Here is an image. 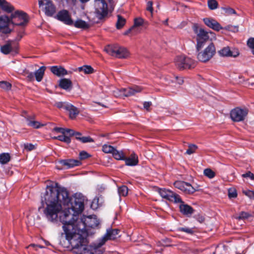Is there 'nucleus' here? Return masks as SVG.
Instances as JSON below:
<instances>
[{"instance_id":"nucleus-1","label":"nucleus","mask_w":254,"mask_h":254,"mask_svg":"<svg viewBox=\"0 0 254 254\" xmlns=\"http://www.w3.org/2000/svg\"><path fill=\"white\" fill-rule=\"evenodd\" d=\"M84 201L85 197L81 193H76L69 198L67 190L57 184L55 186H48L42 198V202L46 204L44 212L48 220L54 222L57 220L63 204L66 206L59 215L63 226L71 225L76 233H86L90 236L95 233L99 221L95 215L78 218V215L84 210Z\"/></svg>"},{"instance_id":"nucleus-2","label":"nucleus","mask_w":254,"mask_h":254,"mask_svg":"<svg viewBox=\"0 0 254 254\" xmlns=\"http://www.w3.org/2000/svg\"><path fill=\"white\" fill-rule=\"evenodd\" d=\"M66 239L70 244L72 248L78 254H102L103 250L102 246L105 244V240H99L97 244L88 245L87 234L76 233L71 225L63 226Z\"/></svg>"},{"instance_id":"nucleus-3","label":"nucleus","mask_w":254,"mask_h":254,"mask_svg":"<svg viewBox=\"0 0 254 254\" xmlns=\"http://www.w3.org/2000/svg\"><path fill=\"white\" fill-rule=\"evenodd\" d=\"M175 65L179 70L194 68L196 62L191 58L184 55L177 56L175 60Z\"/></svg>"},{"instance_id":"nucleus-4","label":"nucleus","mask_w":254,"mask_h":254,"mask_svg":"<svg viewBox=\"0 0 254 254\" xmlns=\"http://www.w3.org/2000/svg\"><path fill=\"white\" fill-rule=\"evenodd\" d=\"M215 53V47L213 43H211L203 51L198 52L197 58L200 62L206 63L213 57Z\"/></svg>"},{"instance_id":"nucleus-5","label":"nucleus","mask_w":254,"mask_h":254,"mask_svg":"<svg viewBox=\"0 0 254 254\" xmlns=\"http://www.w3.org/2000/svg\"><path fill=\"white\" fill-rule=\"evenodd\" d=\"M194 31L195 33L196 34V49L197 51L199 52L209 39V34H213V33L211 32H207L202 28L198 30L197 28H195Z\"/></svg>"},{"instance_id":"nucleus-6","label":"nucleus","mask_w":254,"mask_h":254,"mask_svg":"<svg viewBox=\"0 0 254 254\" xmlns=\"http://www.w3.org/2000/svg\"><path fill=\"white\" fill-rule=\"evenodd\" d=\"M105 50L109 55L118 58H126L128 56L127 50L118 45L108 46Z\"/></svg>"},{"instance_id":"nucleus-7","label":"nucleus","mask_w":254,"mask_h":254,"mask_svg":"<svg viewBox=\"0 0 254 254\" xmlns=\"http://www.w3.org/2000/svg\"><path fill=\"white\" fill-rule=\"evenodd\" d=\"M8 23L10 21L16 25L23 26L28 21V17L26 13L21 10H16L9 17Z\"/></svg>"},{"instance_id":"nucleus-8","label":"nucleus","mask_w":254,"mask_h":254,"mask_svg":"<svg viewBox=\"0 0 254 254\" xmlns=\"http://www.w3.org/2000/svg\"><path fill=\"white\" fill-rule=\"evenodd\" d=\"M248 113V109L247 108L236 107L231 111L230 117L234 122H241L245 120Z\"/></svg>"},{"instance_id":"nucleus-9","label":"nucleus","mask_w":254,"mask_h":254,"mask_svg":"<svg viewBox=\"0 0 254 254\" xmlns=\"http://www.w3.org/2000/svg\"><path fill=\"white\" fill-rule=\"evenodd\" d=\"M158 192L161 197L169 201L177 203L178 202H182V200L180 196L176 193L166 189H159Z\"/></svg>"},{"instance_id":"nucleus-10","label":"nucleus","mask_w":254,"mask_h":254,"mask_svg":"<svg viewBox=\"0 0 254 254\" xmlns=\"http://www.w3.org/2000/svg\"><path fill=\"white\" fill-rule=\"evenodd\" d=\"M95 11L97 16L101 19L108 14V5L105 0H95Z\"/></svg>"},{"instance_id":"nucleus-11","label":"nucleus","mask_w":254,"mask_h":254,"mask_svg":"<svg viewBox=\"0 0 254 254\" xmlns=\"http://www.w3.org/2000/svg\"><path fill=\"white\" fill-rule=\"evenodd\" d=\"M142 90L140 87L135 86L127 88H123L114 91V95L119 97H127L134 95L136 93L140 92Z\"/></svg>"},{"instance_id":"nucleus-12","label":"nucleus","mask_w":254,"mask_h":254,"mask_svg":"<svg viewBox=\"0 0 254 254\" xmlns=\"http://www.w3.org/2000/svg\"><path fill=\"white\" fill-rule=\"evenodd\" d=\"M218 55L222 57L236 58L240 53L238 49L234 48L232 50L228 46L224 47L218 51Z\"/></svg>"},{"instance_id":"nucleus-13","label":"nucleus","mask_w":254,"mask_h":254,"mask_svg":"<svg viewBox=\"0 0 254 254\" xmlns=\"http://www.w3.org/2000/svg\"><path fill=\"white\" fill-rule=\"evenodd\" d=\"M174 185L175 188L186 193H192L196 190L190 184L183 181H176L174 183Z\"/></svg>"},{"instance_id":"nucleus-14","label":"nucleus","mask_w":254,"mask_h":254,"mask_svg":"<svg viewBox=\"0 0 254 254\" xmlns=\"http://www.w3.org/2000/svg\"><path fill=\"white\" fill-rule=\"evenodd\" d=\"M56 18L59 20L68 25H72L73 23L70 15L66 10L60 11L57 14Z\"/></svg>"},{"instance_id":"nucleus-15","label":"nucleus","mask_w":254,"mask_h":254,"mask_svg":"<svg viewBox=\"0 0 254 254\" xmlns=\"http://www.w3.org/2000/svg\"><path fill=\"white\" fill-rule=\"evenodd\" d=\"M203 20L206 25L215 31H219L222 29L220 24L214 19L205 18H203Z\"/></svg>"},{"instance_id":"nucleus-16","label":"nucleus","mask_w":254,"mask_h":254,"mask_svg":"<svg viewBox=\"0 0 254 254\" xmlns=\"http://www.w3.org/2000/svg\"><path fill=\"white\" fill-rule=\"evenodd\" d=\"M119 232L117 229L108 230L106 234L100 240H104L105 243L108 240H114L117 238Z\"/></svg>"},{"instance_id":"nucleus-17","label":"nucleus","mask_w":254,"mask_h":254,"mask_svg":"<svg viewBox=\"0 0 254 254\" xmlns=\"http://www.w3.org/2000/svg\"><path fill=\"white\" fill-rule=\"evenodd\" d=\"M0 7L3 11L8 13H12L15 10L14 7L6 0H0Z\"/></svg>"},{"instance_id":"nucleus-18","label":"nucleus","mask_w":254,"mask_h":254,"mask_svg":"<svg viewBox=\"0 0 254 254\" xmlns=\"http://www.w3.org/2000/svg\"><path fill=\"white\" fill-rule=\"evenodd\" d=\"M124 161H125L126 165L127 166H136L138 163V156L134 152H132L129 157H125Z\"/></svg>"},{"instance_id":"nucleus-19","label":"nucleus","mask_w":254,"mask_h":254,"mask_svg":"<svg viewBox=\"0 0 254 254\" xmlns=\"http://www.w3.org/2000/svg\"><path fill=\"white\" fill-rule=\"evenodd\" d=\"M60 164L66 167V168H73L81 164L80 161L73 159L63 160L60 161Z\"/></svg>"},{"instance_id":"nucleus-20","label":"nucleus","mask_w":254,"mask_h":254,"mask_svg":"<svg viewBox=\"0 0 254 254\" xmlns=\"http://www.w3.org/2000/svg\"><path fill=\"white\" fill-rule=\"evenodd\" d=\"M51 71L58 76H64L67 74L65 69L62 66H53L50 67Z\"/></svg>"},{"instance_id":"nucleus-21","label":"nucleus","mask_w":254,"mask_h":254,"mask_svg":"<svg viewBox=\"0 0 254 254\" xmlns=\"http://www.w3.org/2000/svg\"><path fill=\"white\" fill-rule=\"evenodd\" d=\"M181 204L180 205V212L185 215H191L193 211L192 208L188 204H184V202H180Z\"/></svg>"},{"instance_id":"nucleus-22","label":"nucleus","mask_w":254,"mask_h":254,"mask_svg":"<svg viewBox=\"0 0 254 254\" xmlns=\"http://www.w3.org/2000/svg\"><path fill=\"white\" fill-rule=\"evenodd\" d=\"M59 86L64 90H70L72 87V82L69 79L63 78L59 81Z\"/></svg>"},{"instance_id":"nucleus-23","label":"nucleus","mask_w":254,"mask_h":254,"mask_svg":"<svg viewBox=\"0 0 254 254\" xmlns=\"http://www.w3.org/2000/svg\"><path fill=\"white\" fill-rule=\"evenodd\" d=\"M66 111L69 112V117L72 119H74L79 113L78 109L70 104L66 107Z\"/></svg>"},{"instance_id":"nucleus-24","label":"nucleus","mask_w":254,"mask_h":254,"mask_svg":"<svg viewBox=\"0 0 254 254\" xmlns=\"http://www.w3.org/2000/svg\"><path fill=\"white\" fill-rule=\"evenodd\" d=\"M45 69L46 67L44 66H42L34 72L36 80L38 82H40L42 80L44 75Z\"/></svg>"},{"instance_id":"nucleus-25","label":"nucleus","mask_w":254,"mask_h":254,"mask_svg":"<svg viewBox=\"0 0 254 254\" xmlns=\"http://www.w3.org/2000/svg\"><path fill=\"white\" fill-rule=\"evenodd\" d=\"M75 27L81 29H86L89 27L88 23L81 19H77L73 24Z\"/></svg>"},{"instance_id":"nucleus-26","label":"nucleus","mask_w":254,"mask_h":254,"mask_svg":"<svg viewBox=\"0 0 254 254\" xmlns=\"http://www.w3.org/2000/svg\"><path fill=\"white\" fill-rule=\"evenodd\" d=\"M27 125L34 128H39L44 126V124H41L39 122L32 120L29 118L26 119Z\"/></svg>"},{"instance_id":"nucleus-27","label":"nucleus","mask_w":254,"mask_h":254,"mask_svg":"<svg viewBox=\"0 0 254 254\" xmlns=\"http://www.w3.org/2000/svg\"><path fill=\"white\" fill-rule=\"evenodd\" d=\"M113 156L116 160H124L125 158V155L123 151H119L116 149H115L114 152L112 153Z\"/></svg>"},{"instance_id":"nucleus-28","label":"nucleus","mask_w":254,"mask_h":254,"mask_svg":"<svg viewBox=\"0 0 254 254\" xmlns=\"http://www.w3.org/2000/svg\"><path fill=\"white\" fill-rule=\"evenodd\" d=\"M10 159V156L8 153H3L0 154V163L1 164L7 163Z\"/></svg>"},{"instance_id":"nucleus-29","label":"nucleus","mask_w":254,"mask_h":254,"mask_svg":"<svg viewBox=\"0 0 254 254\" xmlns=\"http://www.w3.org/2000/svg\"><path fill=\"white\" fill-rule=\"evenodd\" d=\"M79 71H83L85 74H90L93 72V68L90 65H83L78 68Z\"/></svg>"},{"instance_id":"nucleus-30","label":"nucleus","mask_w":254,"mask_h":254,"mask_svg":"<svg viewBox=\"0 0 254 254\" xmlns=\"http://www.w3.org/2000/svg\"><path fill=\"white\" fill-rule=\"evenodd\" d=\"M54 139H58L60 141L64 142L67 144L71 142V139L69 136L66 135L65 134L61 135H59L58 136H54L52 137Z\"/></svg>"},{"instance_id":"nucleus-31","label":"nucleus","mask_w":254,"mask_h":254,"mask_svg":"<svg viewBox=\"0 0 254 254\" xmlns=\"http://www.w3.org/2000/svg\"><path fill=\"white\" fill-rule=\"evenodd\" d=\"M118 193L120 196H126L128 194V188L125 186H122L118 188Z\"/></svg>"},{"instance_id":"nucleus-32","label":"nucleus","mask_w":254,"mask_h":254,"mask_svg":"<svg viewBox=\"0 0 254 254\" xmlns=\"http://www.w3.org/2000/svg\"><path fill=\"white\" fill-rule=\"evenodd\" d=\"M126 23V19L120 15L118 16V21L116 24L117 29L122 28Z\"/></svg>"},{"instance_id":"nucleus-33","label":"nucleus","mask_w":254,"mask_h":254,"mask_svg":"<svg viewBox=\"0 0 254 254\" xmlns=\"http://www.w3.org/2000/svg\"><path fill=\"white\" fill-rule=\"evenodd\" d=\"M203 174L206 177L209 179H212L215 176V173L209 168L204 169Z\"/></svg>"},{"instance_id":"nucleus-34","label":"nucleus","mask_w":254,"mask_h":254,"mask_svg":"<svg viewBox=\"0 0 254 254\" xmlns=\"http://www.w3.org/2000/svg\"><path fill=\"white\" fill-rule=\"evenodd\" d=\"M12 50V46L10 44H7L0 48L1 52L4 54H9Z\"/></svg>"},{"instance_id":"nucleus-35","label":"nucleus","mask_w":254,"mask_h":254,"mask_svg":"<svg viewBox=\"0 0 254 254\" xmlns=\"http://www.w3.org/2000/svg\"><path fill=\"white\" fill-rule=\"evenodd\" d=\"M208 6L211 10H214L218 7V3L216 0H208Z\"/></svg>"},{"instance_id":"nucleus-36","label":"nucleus","mask_w":254,"mask_h":254,"mask_svg":"<svg viewBox=\"0 0 254 254\" xmlns=\"http://www.w3.org/2000/svg\"><path fill=\"white\" fill-rule=\"evenodd\" d=\"M115 148L110 145L105 144L102 147V150L106 153H113Z\"/></svg>"},{"instance_id":"nucleus-37","label":"nucleus","mask_w":254,"mask_h":254,"mask_svg":"<svg viewBox=\"0 0 254 254\" xmlns=\"http://www.w3.org/2000/svg\"><path fill=\"white\" fill-rule=\"evenodd\" d=\"M177 231L178 232H184L189 234H192L194 232V231L192 228L187 227L178 228Z\"/></svg>"},{"instance_id":"nucleus-38","label":"nucleus","mask_w":254,"mask_h":254,"mask_svg":"<svg viewBox=\"0 0 254 254\" xmlns=\"http://www.w3.org/2000/svg\"><path fill=\"white\" fill-rule=\"evenodd\" d=\"M77 139L80 140L82 143L92 142L94 141L93 139L89 136H77Z\"/></svg>"},{"instance_id":"nucleus-39","label":"nucleus","mask_w":254,"mask_h":254,"mask_svg":"<svg viewBox=\"0 0 254 254\" xmlns=\"http://www.w3.org/2000/svg\"><path fill=\"white\" fill-rule=\"evenodd\" d=\"M68 105L69 103L66 102H58L55 103V106L59 109H63L66 110Z\"/></svg>"},{"instance_id":"nucleus-40","label":"nucleus","mask_w":254,"mask_h":254,"mask_svg":"<svg viewBox=\"0 0 254 254\" xmlns=\"http://www.w3.org/2000/svg\"><path fill=\"white\" fill-rule=\"evenodd\" d=\"M197 147L194 144H190L189 145V148L186 151V153L189 155H190L195 152L197 149Z\"/></svg>"},{"instance_id":"nucleus-41","label":"nucleus","mask_w":254,"mask_h":254,"mask_svg":"<svg viewBox=\"0 0 254 254\" xmlns=\"http://www.w3.org/2000/svg\"><path fill=\"white\" fill-rule=\"evenodd\" d=\"M0 87L5 90H9L11 88V84L6 81H0Z\"/></svg>"},{"instance_id":"nucleus-42","label":"nucleus","mask_w":254,"mask_h":254,"mask_svg":"<svg viewBox=\"0 0 254 254\" xmlns=\"http://www.w3.org/2000/svg\"><path fill=\"white\" fill-rule=\"evenodd\" d=\"M144 20L141 17L136 18L134 20V26H139L143 24Z\"/></svg>"},{"instance_id":"nucleus-43","label":"nucleus","mask_w":254,"mask_h":254,"mask_svg":"<svg viewBox=\"0 0 254 254\" xmlns=\"http://www.w3.org/2000/svg\"><path fill=\"white\" fill-rule=\"evenodd\" d=\"M171 80L173 82H176L180 85L182 84L184 81L183 78L182 77H178L177 76H174V79H171Z\"/></svg>"},{"instance_id":"nucleus-44","label":"nucleus","mask_w":254,"mask_h":254,"mask_svg":"<svg viewBox=\"0 0 254 254\" xmlns=\"http://www.w3.org/2000/svg\"><path fill=\"white\" fill-rule=\"evenodd\" d=\"M228 195L230 198H235L237 196V193L236 190L234 189H230L228 190Z\"/></svg>"},{"instance_id":"nucleus-45","label":"nucleus","mask_w":254,"mask_h":254,"mask_svg":"<svg viewBox=\"0 0 254 254\" xmlns=\"http://www.w3.org/2000/svg\"><path fill=\"white\" fill-rule=\"evenodd\" d=\"M24 148L27 151H30L35 149V146L31 143H25L24 144Z\"/></svg>"},{"instance_id":"nucleus-46","label":"nucleus","mask_w":254,"mask_h":254,"mask_svg":"<svg viewBox=\"0 0 254 254\" xmlns=\"http://www.w3.org/2000/svg\"><path fill=\"white\" fill-rule=\"evenodd\" d=\"M243 192L249 198L254 199V191L249 190L244 191Z\"/></svg>"},{"instance_id":"nucleus-47","label":"nucleus","mask_w":254,"mask_h":254,"mask_svg":"<svg viewBox=\"0 0 254 254\" xmlns=\"http://www.w3.org/2000/svg\"><path fill=\"white\" fill-rule=\"evenodd\" d=\"M247 45L250 48L254 49V38L249 39L247 41Z\"/></svg>"},{"instance_id":"nucleus-48","label":"nucleus","mask_w":254,"mask_h":254,"mask_svg":"<svg viewBox=\"0 0 254 254\" xmlns=\"http://www.w3.org/2000/svg\"><path fill=\"white\" fill-rule=\"evenodd\" d=\"M152 5H153V3H152V1H148L147 2L146 9L148 11H150L151 14H152L153 11Z\"/></svg>"},{"instance_id":"nucleus-49","label":"nucleus","mask_w":254,"mask_h":254,"mask_svg":"<svg viewBox=\"0 0 254 254\" xmlns=\"http://www.w3.org/2000/svg\"><path fill=\"white\" fill-rule=\"evenodd\" d=\"M249 217V214L245 212H241L237 217L239 219H243L247 218Z\"/></svg>"},{"instance_id":"nucleus-50","label":"nucleus","mask_w":254,"mask_h":254,"mask_svg":"<svg viewBox=\"0 0 254 254\" xmlns=\"http://www.w3.org/2000/svg\"><path fill=\"white\" fill-rule=\"evenodd\" d=\"M89 157L88 154L85 151H82L79 154V158L81 160L87 158Z\"/></svg>"},{"instance_id":"nucleus-51","label":"nucleus","mask_w":254,"mask_h":254,"mask_svg":"<svg viewBox=\"0 0 254 254\" xmlns=\"http://www.w3.org/2000/svg\"><path fill=\"white\" fill-rule=\"evenodd\" d=\"M242 177L244 178H250L252 180L254 179V175L251 172H248L245 174H243Z\"/></svg>"},{"instance_id":"nucleus-52","label":"nucleus","mask_w":254,"mask_h":254,"mask_svg":"<svg viewBox=\"0 0 254 254\" xmlns=\"http://www.w3.org/2000/svg\"><path fill=\"white\" fill-rule=\"evenodd\" d=\"M53 131L61 132L63 134H65V128H64L56 127L53 129Z\"/></svg>"},{"instance_id":"nucleus-53","label":"nucleus","mask_w":254,"mask_h":254,"mask_svg":"<svg viewBox=\"0 0 254 254\" xmlns=\"http://www.w3.org/2000/svg\"><path fill=\"white\" fill-rule=\"evenodd\" d=\"M65 134L66 135L69 134L70 136H73L75 134V131L72 129L65 128Z\"/></svg>"},{"instance_id":"nucleus-54","label":"nucleus","mask_w":254,"mask_h":254,"mask_svg":"<svg viewBox=\"0 0 254 254\" xmlns=\"http://www.w3.org/2000/svg\"><path fill=\"white\" fill-rule=\"evenodd\" d=\"M226 12L228 14H235L236 13L235 10L234 9L232 8H227L226 9Z\"/></svg>"},{"instance_id":"nucleus-55","label":"nucleus","mask_w":254,"mask_h":254,"mask_svg":"<svg viewBox=\"0 0 254 254\" xmlns=\"http://www.w3.org/2000/svg\"><path fill=\"white\" fill-rule=\"evenodd\" d=\"M151 105V102H145L143 104L144 108L147 110H149V108Z\"/></svg>"},{"instance_id":"nucleus-56","label":"nucleus","mask_w":254,"mask_h":254,"mask_svg":"<svg viewBox=\"0 0 254 254\" xmlns=\"http://www.w3.org/2000/svg\"><path fill=\"white\" fill-rule=\"evenodd\" d=\"M34 76H35L34 73H33V72H29V73H28V74L27 76V77L28 78V79L29 80L32 81V80H34Z\"/></svg>"},{"instance_id":"nucleus-57","label":"nucleus","mask_w":254,"mask_h":254,"mask_svg":"<svg viewBox=\"0 0 254 254\" xmlns=\"http://www.w3.org/2000/svg\"><path fill=\"white\" fill-rule=\"evenodd\" d=\"M29 248H33V249H35L36 250H37V248H42L43 247L39 246V245H36L35 244H31L29 246Z\"/></svg>"},{"instance_id":"nucleus-58","label":"nucleus","mask_w":254,"mask_h":254,"mask_svg":"<svg viewBox=\"0 0 254 254\" xmlns=\"http://www.w3.org/2000/svg\"><path fill=\"white\" fill-rule=\"evenodd\" d=\"M74 135L75 136V137L77 139V136L80 137L81 133L80 132H75V134H74Z\"/></svg>"},{"instance_id":"nucleus-59","label":"nucleus","mask_w":254,"mask_h":254,"mask_svg":"<svg viewBox=\"0 0 254 254\" xmlns=\"http://www.w3.org/2000/svg\"><path fill=\"white\" fill-rule=\"evenodd\" d=\"M131 28L129 29L128 30H127V31L125 33V35H127V34H128L129 33H130V32L131 31Z\"/></svg>"},{"instance_id":"nucleus-60","label":"nucleus","mask_w":254,"mask_h":254,"mask_svg":"<svg viewBox=\"0 0 254 254\" xmlns=\"http://www.w3.org/2000/svg\"><path fill=\"white\" fill-rule=\"evenodd\" d=\"M164 23L165 24H167L168 23V19H166L164 22Z\"/></svg>"},{"instance_id":"nucleus-61","label":"nucleus","mask_w":254,"mask_h":254,"mask_svg":"<svg viewBox=\"0 0 254 254\" xmlns=\"http://www.w3.org/2000/svg\"><path fill=\"white\" fill-rule=\"evenodd\" d=\"M253 54L254 55V51H253Z\"/></svg>"}]
</instances>
